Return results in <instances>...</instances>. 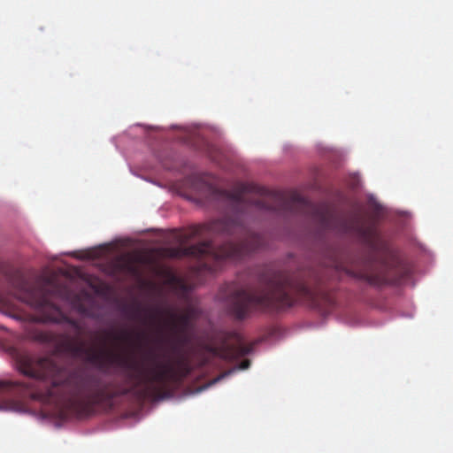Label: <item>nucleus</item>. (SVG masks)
I'll list each match as a JSON object with an SVG mask.
<instances>
[{
  "label": "nucleus",
  "mask_w": 453,
  "mask_h": 453,
  "mask_svg": "<svg viewBox=\"0 0 453 453\" xmlns=\"http://www.w3.org/2000/svg\"><path fill=\"white\" fill-rule=\"evenodd\" d=\"M216 196L230 206L231 216L215 219L190 228L188 238L226 235L232 240L214 247L203 241L188 247L169 250L172 257H191L200 263V269L211 272L224 260L238 261L265 245L262 235L252 232L244 223L243 216L250 209L270 211L280 214H303L318 221L324 229L339 234H355L368 244L379 237L376 226L367 224L357 212L335 214L327 207L314 204L303 196H287L253 183H240L232 190H215Z\"/></svg>",
  "instance_id": "obj_1"
},
{
  "label": "nucleus",
  "mask_w": 453,
  "mask_h": 453,
  "mask_svg": "<svg viewBox=\"0 0 453 453\" xmlns=\"http://www.w3.org/2000/svg\"><path fill=\"white\" fill-rule=\"evenodd\" d=\"M66 286L45 279L33 283L22 280L17 286L16 297L26 303L34 313L17 314V319L29 322L28 338L55 346L57 351L80 358L103 373L118 369L133 368L135 365L132 353L109 348H87L81 340L83 327L81 323L63 314L52 302L53 298L68 299Z\"/></svg>",
  "instance_id": "obj_2"
},
{
  "label": "nucleus",
  "mask_w": 453,
  "mask_h": 453,
  "mask_svg": "<svg viewBox=\"0 0 453 453\" xmlns=\"http://www.w3.org/2000/svg\"><path fill=\"white\" fill-rule=\"evenodd\" d=\"M390 271L386 260L372 257L351 268L332 261L323 273L312 270L307 276L265 267L259 273L257 288H242L230 294V311L236 319H243L254 311H279L302 301L315 303L318 287L330 279H340L342 273L380 287L391 281Z\"/></svg>",
  "instance_id": "obj_3"
},
{
  "label": "nucleus",
  "mask_w": 453,
  "mask_h": 453,
  "mask_svg": "<svg viewBox=\"0 0 453 453\" xmlns=\"http://www.w3.org/2000/svg\"><path fill=\"white\" fill-rule=\"evenodd\" d=\"M123 312L130 319L140 320L142 313L147 318L142 319L143 323L148 320L155 322L163 313L168 317L165 326L168 328L169 334L160 338V343L164 348L165 362L157 360L153 352L146 354L145 357L155 363L156 377L160 381L176 379L185 376L189 372L188 365L182 354V348L188 342L186 332L190 326L191 316L188 312L177 314L171 309H144L141 304L135 303L131 306H125Z\"/></svg>",
  "instance_id": "obj_4"
},
{
  "label": "nucleus",
  "mask_w": 453,
  "mask_h": 453,
  "mask_svg": "<svg viewBox=\"0 0 453 453\" xmlns=\"http://www.w3.org/2000/svg\"><path fill=\"white\" fill-rule=\"evenodd\" d=\"M116 398H0V411H35L43 418L59 420L82 418L100 411H111Z\"/></svg>",
  "instance_id": "obj_5"
},
{
  "label": "nucleus",
  "mask_w": 453,
  "mask_h": 453,
  "mask_svg": "<svg viewBox=\"0 0 453 453\" xmlns=\"http://www.w3.org/2000/svg\"><path fill=\"white\" fill-rule=\"evenodd\" d=\"M13 356L18 370L32 379H52L53 383H56L65 372L64 368L52 357L35 359L28 353L18 349L13 350Z\"/></svg>",
  "instance_id": "obj_6"
},
{
  "label": "nucleus",
  "mask_w": 453,
  "mask_h": 453,
  "mask_svg": "<svg viewBox=\"0 0 453 453\" xmlns=\"http://www.w3.org/2000/svg\"><path fill=\"white\" fill-rule=\"evenodd\" d=\"M27 387L23 382L0 380V394H22Z\"/></svg>",
  "instance_id": "obj_7"
},
{
  "label": "nucleus",
  "mask_w": 453,
  "mask_h": 453,
  "mask_svg": "<svg viewBox=\"0 0 453 453\" xmlns=\"http://www.w3.org/2000/svg\"><path fill=\"white\" fill-rule=\"evenodd\" d=\"M107 335H111L116 342L122 343H129L131 340V334L126 330L121 331L119 334H113L111 332H104Z\"/></svg>",
  "instance_id": "obj_8"
},
{
  "label": "nucleus",
  "mask_w": 453,
  "mask_h": 453,
  "mask_svg": "<svg viewBox=\"0 0 453 453\" xmlns=\"http://www.w3.org/2000/svg\"><path fill=\"white\" fill-rule=\"evenodd\" d=\"M250 365V361L249 359H245L241 362V364L239 365V369L245 370V369L249 368Z\"/></svg>",
  "instance_id": "obj_9"
},
{
  "label": "nucleus",
  "mask_w": 453,
  "mask_h": 453,
  "mask_svg": "<svg viewBox=\"0 0 453 453\" xmlns=\"http://www.w3.org/2000/svg\"><path fill=\"white\" fill-rule=\"evenodd\" d=\"M80 311H81L82 314H84V315H86V316H88V317H92V315H91L90 313H88V312L86 311V309H84L83 307H81Z\"/></svg>",
  "instance_id": "obj_10"
},
{
  "label": "nucleus",
  "mask_w": 453,
  "mask_h": 453,
  "mask_svg": "<svg viewBox=\"0 0 453 453\" xmlns=\"http://www.w3.org/2000/svg\"><path fill=\"white\" fill-rule=\"evenodd\" d=\"M155 402H159L161 400H165V398H161V397H158V398H152Z\"/></svg>",
  "instance_id": "obj_11"
},
{
  "label": "nucleus",
  "mask_w": 453,
  "mask_h": 453,
  "mask_svg": "<svg viewBox=\"0 0 453 453\" xmlns=\"http://www.w3.org/2000/svg\"><path fill=\"white\" fill-rule=\"evenodd\" d=\"M154 396L161 397V396H170V395L167 394H163V395H155Z\"/></svg>",
  "instance_id": "obj_12"
},
{
  "label": "nucleus",
  "mask_w": 453,
  "mask_h": 453,
  "mask_svg": "<svg viewBox=\"0 0 453 453\" xmlns=\"http://www.w3.org/2000/svg\"><path fill=\"white\" fill-rule=\"evenodd\" d=\"M27 396H32V397H35V396H40L39 395H36L35 393H31L29 394Z\"/></svg>",
  "instance_id": "obj_13"
},
{
  "label": "nucleus",
  "mask_w": 453,
  "mask_h": 453,
  "mask_svg": "<svg viewBox=\"0 0 453 453\" xmlns=\"http://www.w3.org/2000/svg\"><path fill=\"white\" fill-rule=\"evenodd\" d=\"M143 336V334H137V338L140 340Z\"/></svg>",
  "instance_id": "obj_14"
},
{
  "label": "nucleus",
  "mask_w": 453,
  "mask_h": 453,
  "mask_svg": "<svg viewBox=\"0 0 453 453\" xmlns=\"http://www.w3.org/2000/svg\"><path fill=\"white\" fill-rule=\"evenodd\" d=\"M127 344H128V345H131V346H134V343H133V342H132L131 340H130V342H129V343H127Z\"/></svg>",
  "instance_id": "obj_15"
},
{
  "label": "nucleus",
  "mask_w": 453,
  "mask_h": 453,
  "mask_svg": "<svg viewBox=\"0 0 453 453\" xmlns=\"http://www.w3.org/2000/svg\"><path fill=\"white\" fill-rule=\"evenodd\" d=\"M105 396H106V397H109L110 395H106Z\"/></svg>",
  "instance_id": "obj_16"
}]
</instances>
